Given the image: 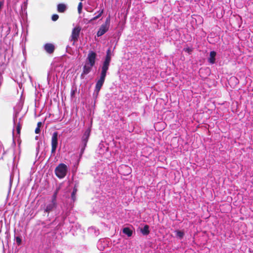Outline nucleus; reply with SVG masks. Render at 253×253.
Returning a JSON list of instances; mask_svg holds the SVG:
<instances>
[{
	"mask_svg": "<svg viewBox=\"0 0 253 253\" xmlns=\"http://www.w3.org/2000/svg\"><path fill=\"white\" fill-rule=\"evenodd\" d=\"M111 60V49L109 48L106 52L104 61L101 66V71L99 79L96 82L95 90L98 93L100 90L105 80L107 72L109 69Z\"/></svg>",
	"mask_w": 253,
	"mask_h": 253,
	"instance_id": "f257e3e1",
	"label": "nucleus"
},
{
	"mask_svg": "<svg viewBox=\"0 0 253 253\" xmlns=\"http://www.w3.org/2000/svg\"><path fill=\"white\" fill-rule=\"evenodd\" d=\"M68 171L67 166L63 163L60 164L55 169V173L59 178H64Z\"/></svg>",
	"mask_w": 253,
	"mask_h": 253,
	"instance_id": "f03ea898",
	"label": "nucleus"
},
{
	"mask_svg": "<svg viewBox=\"0 0 253 253\" xmlns=\"http://www.w3.org/2000/svg\"><path fill=\"white\" fill-rule=\"evenodd\" d=\"M57 203L54 202L48 201L43 206H42L41 210H43L44 212L47 213V216L50 212L56 208Z\"/></svg>",
	"mask_w": 253,
	"mask_h": 253,
	"instance_id": "7ed1b4c3",
	"label": "nucleus"
},
{
	"mask_svg": "<svg viewBox=\"0 0 253 253\" xmlns=\"http://www.w3.org/2000/svg\"><path fill=\"white\" fill-rule=\"evenodd\" d=\"M110 17H109L106 18L105 23L103 24H102L99 29L97 33V37H100L103 35L105 33H106L108 31L110 27Z\"/></svg>",
	"mask_w": 253,
	"mask_h": 253,
	"instance_id": "20e7f679",
	"label": "nucleus"
},
{
	"mask_svg": "<svg viewBox=\"0 0 253 253\" xmlns=\"http://www.w3.org/2000/svg\"><path fill=\"white\" fill-rule=\"evenodd\" d=\"M81 27L79 26L75 27L72 31L71 36V41L73 42V44L74 43L78 41L80 34L81 31Z\"/></svg>",
	"mask_w": 253,
	"mask_h": 253,
	"instance_id": "39448f33",
	"label": "nucleus"
},
{
	"mask_svg": "<svg viewBox=\"0 0 253 253\" xmlns=\"http://www.w3.org/2000/svg\"><path fill=\"white\" fill-rule=\"evenodd\" d=\"M58 144V132H54L51 138V153H54Z\"/></svg>",
	"mask_w": 253,
	"mask_h": 253,
	"instance_id": "423d86ee",
	"label": "nucleus"
},
{
	"mask_svg": "<svg viewBox=\"0 0 253 253\" xmlns=\"http://www.w3.org/2000/svg\"><path fill=\"white\" fill-rule=\"evenodd\" d=\"M97 54L93 51H89L87 55L86 63L94 66Z\"/></svg>",
	"mask_w": 253,
	"mask_h": 253,
	"instance_id": "0eeeda50",
	"label": "nucleus"
},
{
	"mask_svg": "<svg viewBox=\"0 0 253 253\" xmlns=\"http://www.w3.org/2000/svg\"><path fill=\"white\" fill-rule=\"evenodd\" d=\"M93 66H94L85 62L83 68V72L81 75V78L84 79L85 75L90 72Z\"/></svg>",
	"mask_w": 253,
	"mask_h": 253,
	"instance_id": "6e6552de",
	"label": "nucleus"
},
{
	"mask_svg": "<svg viewBox=\"0 0 253 253\" xmlns=\"http://www.w3.org/2000/svg\"><path fill=\"white\" fill-rule=\"evenodd\" d=\"M90 128H88L85 131L84 135H83L82 138V145H84V146H86L87 143L90 136Z\"/></svg>",
	"mask_w": 253,
	"mask_h": 253,
	"instance_id": "1a4fd4ad",
	"label": "nucleus"
},
{
	"mask_svg": "<svg viewBox=\"0 0 253 253\" xmlns=\"http://www.w3.org/2000/svg\"><path fill=\"white\" fill-rule=\"evenodd\" d=\"M44 50L49 54L53 53L55 50V46L51 43H47L44 45Z\"/></svg>",
	"mask_w": 253,
	"mask_h": 253,
	"instance_id": "9d476101",
	"label": "nucleus"
},
{
	"mask_svg": "<svg viewBox=\"0 0 253 253\" xmlns=\"http://www.w3.org/2000/svg\"><path fill=\"white\" fill-rule=\"evenodd\" d=\"M67 9L66 4L64 3H59L57 5V11L59 13L64 12Z\"/></svg>",
	"mask_w": 253,
	"mask_h": 253,
	"instance_id": "9b49d317",
	"label": "nucleus"
},
{
	"mask_svg": "<svg viewBox=\"0 0 253 253\" xmlns=\"http://www.w3.org/2000/svg\"><path fill=\"white\" fill-rule=\"evenodd\" d=\"M216 52L212 51L210 52V58L209 59V62L211 64H214L215 63V57L216 56Z\"/></svg>",
	"mask_w": 253,
	"mask_h": 253,
	"instance_id": "f8f14e48",
	"label": "nucleus"
},
{
	"mask_svg": "<svg viewBox=\"0 0 253 253\" xmlns=\"http://www.w3.org/2000/svg\"><path fill=\"white\" fill-rule=\"evenodd\" d=\"M141 233L143 235H147L150 233L149 226L145 225L144 227L140 230Z\"/></svg>",
	"mask_w": 253,
	"mask_h": 253,
	"instance_id": "ddd939ff",
	"label": "nucleus"
},
{
	"mask_svg": "<svg viewBox=\"0 0 253 253\" xmlns=\"http://www.w3.org/2000/svg\"><path fill=\"white\" fill-rule=\"evenodd\" d=\"M123 232L127 235L128 237H130L132 235V231L128 227H125L123 230Z\"/></svg>",
	"mask_w": 253,
	"mask_h": 253,
	"instance_id": "4468645a",
	"label": "nucleus"
},
{
	"mask_svg": "<svg viewBox=\"0 0 253 253\" xmlns=\"http://www.w3.org/2000/svg\"><path fill=\"white\" fill-rule=\"evenodd\" d=\"M42 126V122H39L38 123L37 126L35 130V133L36 134L40 133V132L41 131L40 128Z\"/></svg>",
	"mask_w": 253,
	"mask_h": 253,
	"instance_id": "2eb2a0df",
	"label": "nucleus"
},
{
	"mask_svg": "<svg viewBox=\"0 0 253 253\" xmlns=\"http://www.w3.org/2000/svg\"><path fill=\"white\" fill-rule=\"evenodd\" d=\"M103 9H102L99 13L96 16L93 17L92 18H91L90 20H89V22L92 21H94V20H96L97 19L99 18L101 15L102 14H103Z\"/></svg>",
	"mask_w": 253,
	"mask_h": 253,
	"instance_id": "dca6fc26",
	"label": "nucleus"
},
{
	"mask_svg": "<svg viewBox=\"0 0 253 253\" xmlns=\"http://www.w3.org/2000/svg\"><path fill=\"white\" fill-rule=\"evenodd\" d=\"M77 191V189L75 187L73 189V190L72 191V194H71V197L73 199V201H75L76 199V194Z\"/></svg>",
	"mask_w": 253,
	"mask_h": 253,
	"instance_id": "f3484780",
	"label": "nucleus"
},
{
	"mask_svg": "<svg viewBox=\"0 0 253 253\" xmlns=\"http://www.w3.org/2000/svg\"><path fill=\"white\" fill-rule=\"evenodd\" d=\"M16 129L17 134L20 135V131H21V125L20 124V122H19L17 124Z\"/></svg>",
	"mask_w": 253,
	"mask_h": 253,
	"instance_id": "a211bd4d",
	"label": "nucleus"
},
{
	"mask_svg": "<svg viewBox=\"0 0 253 253\" xmlns=\"http://www.w3.org/2000/svg\"><path fill=\"white\" fill-rule=\"evenodd\" d=\"M83 8V4L81 2H79L78 6V11L79 14H80L82 12V10Z\"/></svg>",
	"mask_w": 253,
	"mask_h": 253,
	"instance_id": "6ab92c4d",
	"label": "nucleus"
},
{
	"mask_svg": "<svg viewBox=\"0 0 253 253\" xmlns=\"http://www.w3.org/2000/svg\"><path fill=\"white\" fill-rule=\"evenodd\" d=\"M176 236L179 237L180 238H183L184 236V233L183 232L181 231H176Z\"/></svg>",
	"mask_w": 253,
	"mask_h": 253,
	"instance_id": "aec40b11",
	"label": "nucleus"
},
{
	"mask_svg": "<svg viewBox=\"0 0 253 253\" xmlns=\"http://www.w3.org/2000/svg\"><path fill=\"white\" fill-rule=\"evenodd\" d=\"M15 240H16V242L17 244L18 245H21V242H22V240H21V239L20 237H16L15 238Z\"/></svg>",
	"mask_w": 253,
	"mask_h": 253,
	"instance_id": "412c9836",
	"label": "nucleus"
},
{
	"mask_svg": "<svg viewBox=\"0 0 253 253\" xmlns=\"http://www.w3.org/2000/svg\"><path fill=\"white\" fill-rule=\"evenodd\" d=\"M58 18H59V16L56 14H53L51 17L52 20L53 21H55L57 20Z\"/></svg>",
	"mask_w": 253,
	"mask_h": 253,
	"instance_id": "4be33fe9",
	"label": "nucleus"
},
{
	"mask_svg": "<svg viewBox=\"0 0 253 253\" xmlns=\"http://www.w3.org/2000/svg\"><path fill=\"white\" fill-rule=\"evenodd\" d=\"M56 193H54L53 195L52 196V199L50 200L51 202H54L55 203H56Z\"/></svg>",
	"mask_w": 253,
	"mask_h": 253,
	"instance_id": "5701e85b",
	"label": "nucleus"
},
{
	"mask_svg": "<svg viewBox=\"0 0 253 253\" xmlns=\"http://www.w3.org/2000/svg\"><path fill=\"white\" fill-rule=\"evenodd\" d=\"M184 50L185 51V52H187L188 53H189V54H190L192 51V49L189 47H186V48H184Z\"/></svg>",
	"mask_w": 253,
	"mask_h": 253,
	"instance_id": "b1692460",
	"label": "nucleus"
},
{
	"mask_svg": "<svg viewBox=\"0 0 253 253\" xmlns=\"http://www.w3.org/2000/svg\"><path fill=\"white\" fill-rule=\"evenodd\" d=\"M86 146H84V145H82V147L81 150L80 156H81L84 152Z\"/></svg>",
	"mask_w": 253,
	"mask_h": 253,
	"instance_id": "393cba45",
	"label": "nucleus"
},
{
	"mask_svg": "<svg viewBox=\"0 0 253 253\" xmlns=\"http://www.w3.org/2000/svg\"><path fill=\"white\" fill-rule=\"evenodd\" d=\"M86 146H84V145H82V147L81 150L80 156H81L84 152Z\"/></svg>",
	"mask_w": 253,
	"mask_h": 253,
	"instance_id": "a878e982",
	"label": "nucleus"
},
{
	"mask_svg": "<svg viewBox=\"0 0 253 253\" xmlns=\"http://www.w3.org/2000/svg\"><path fill=\"white\" fill-rule=\"evenodd\" d=\"M185 253H195L193 252V251L189 250V251H186Z\"/></svg>",
	"mask_w": 253,
	"mask_h": 253,
	"instance_id": "bb28decb",
	"label": "nucleus"
},
{
	"mask_svg": "<svg viewBox=\"0 0 253 253\" xmlns=\"http://www.w3.org/2000/svg\"><path fill=\"white\" fill-rule=\"evenodd\" d=\"M3 5V3L0 1V9L1 8V7Z\"/></svg>",
	"mask_w": 253,
	"mask_h": 253,
	"instance_id": "cd10ccee",
	"label": "nucleus"
},
{
	"mask_svg": "<svg viewBox=\"0 0 253 253\" xmlns=\"http://www.w3.org/2000/svg\"><path fill=\"white\" fill-rule=\"evenodd\" d=\"M74 94H75V90H73L72 91V94H71L72 96H73L74 95Z\"/></svg>",
	"mask_w": 253,
	"mask_h": 253,
	"instance_id": "c85d7f7f",
	"label": "nucleus"
}]
</instances>
